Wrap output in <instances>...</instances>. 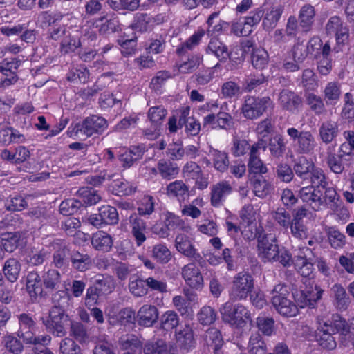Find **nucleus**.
Wrapping results in <instances>:
<instances>
[{
	"mask_svg": "<svg viewBox=\"0 0 354 354\" xmlns=\"http://www.w3.org/2000/svg\"><path fill=\"white\" fill-rule=\"evenodd\" d=\"M242 313L243 311H224L223 319L236 328L243 327L251 319L250 315L248 313H245L244 315Z\"/></svg>",
	"mask_w": 354,
	"mask_h": 354,
	"instance_id": "nucleus-34",
	"label": "nucleus"
},
{
	"mask_svg": "<svg viewBox=\"0 0 354 354\" xmlns=\"http://www.w3.org/2000/svg\"><path fill=\"white\" fill-rule=\"evenodd\" d=\"M189 189L182 180H176L170 183L167 187V193L170 196L178 198L179 201L185 198V195H187Z\"/></svg>",
	"mask_w": 354,
	"mask_h": 354,
	"instance_id": "nucleus-48",
	"label": "nucleus"
},
{
	"mask_svg": "<svg viewBox=\"0 0 354 354\" xmlns=\"http://www.w3.org/2000/svg\"><path fill=\"white\" fill-rule=\"evenodd\" d=\"M275 175L277 179L283 183H290L294 178V172L287 163H279L275 168Z\"/></svg>",
	"mask_w": 354,
	"mask_h": 354,
	"instance_id": "nucleus-57",
	"label": "nucleus"
},
{
	"mask_svg": "<svg viewBox=\"0 0 354 354\" xmlns=\"http://www.w3.org/2000/svg\"><path fill=\"white\" fill-rule=\"evenodd\" d=\"M309 178L312 183L311 187L324 190V188H326L328 185L323 170L319 168H315L314 167L313 169H312V171H310Z\"/></svg>",
	"mask_w": 354,
	"mask_h": 354,
	"instance_id": "nucleus-56",
	"label": "nucleus"
},
{
	"mask_svg": "<svg viewBox=\"0 0 354 354\" xmlns=\"http://www.w3.org/2000/svg\"><path fill=\"white\" fill-rule=\"evenodd\" d=\"M93 247L99 251L109 252L113 245L112 237L104 231H98L91 238Z\"/></svg>",
	"mask_w": 354,
	"mask_h": 354,
	"instance_id": "nucleus-26",
	"label": "nucleus"
},
{
	"mask_svg": "<svg viewBox=\"0 0 354 354\" xmlns=\"http://www.w3.org/2000/svg\"><path fill=\"white\" fill-rule=\"evenodd\" d=\"M100 220L106 225H114L118 223L119 218L115 207L110 205H103L99 208Z\"/></svg>",
	"mask_w": 354,
	"mask_h": 354,
	"instance_id": "nucleus-44",
	"label": "nucleus"
},
{
	"mask_svg": "<svg viewBox=\"0 0 354 354\" xmlns=\"http://www.w3.org/2000/svg\"><path fill=\"white\" fill-rule=\"evenodd\" d=\"M219 12H214L207 19V24L208 28L207 32L208 35L212 36L214 34L220 33L228 28L229 24L223 20H219L218 24L214 25V19L217 18Z\"/></svg>",
	"mask_w": 354,
	"mask_h": 354,
	"instance_id": "nucleus-51",
	"label": "nucleus"
},
{
	"mask_svg": "<svg viewBox=\"0 0 354 354\" xmlns=\"http://www.w3.org/2000/svg\"><path fill=\"white\" fill-rule=\"evenodd\" d=\"M254 287L253 277L248 272L237 274L233 280L230 297L235 299H245Z\"/></svg>",
	"mask_w": 354,
	"mask_h": 354,
	"instance_id": "nucleus-7",
	"label": "nucleus"
},
{
	"mask_svg": "<svg viewBox=\"0 0 354 354\" xmlns=\"http://www.w3.org/2000/svg\"><path fill=\"white\" fill-rule=\"evenodd\" d=\"M21 238L19 232H4L1 234V245L3 252H12L19 245Z\"/></svg>",
	"mask_w": 354,
	"mask_h": 354,
	"instance_id": "nucleus-38",
	"label": "nucleus"
},
{
	"mask_svg": "<svg viewBox=\"0 0 354 354\" xmlns=\"http://www.w3.org/2000/svg\"><path fill=\"white\" fill-rule=\"evenodd\" d=\"M286 143L283 135L277 133L268 140V149L270 156L277 160L281 158L286 150Z\"/></svg>",
	"mask_w": 354,
	"mask_h": 354,
	"instance_id": "nucleus-21",
	"label": "nucleus"
},
{
	"mask_svg": "<svg viewBox=\"0 0 354 354\" xmlns=\"http://www.w3.org/2000/svg\"><path fill=\"white\" fill-rule=\"evenodd\" d=\"M157 169L160 176L168 180L176 178L179 172L177 164L165 159H161L158 161Z\"/></svg>",
	"mask_w": 354,
	"mask_h": 354,
	"instance_id": "nucleus-32",
	"label": "nucleus"
},
{
	"mask_svg": "<svg viewBox=\"0 0 354 354\" xmlns=\"http://www.w3.org/2000/svg\"><path fill=\"white\" fill-rule=\"evenodd\" d=\"M334 304L337 308L346 309L351 302V299L346 290L339 283L335 284L330 289Z\"/></svg>",
	"mask_w": 354,
	"mask_h": 354,
	"instance_id": "nucleus-31",
	"label": "nucleus"
},
{
	"mask_svg": "<svg viewBox=\"0 0 354 354\" xmlns=\"http://www.w3.org/2000/svg\"><path fill=\"white\" fill-rule=\"evenodd\" d=\"M323 290L319 286H315V290L301 291L295 298L297 305L300 308L308 307L315 308V303L321 299Z\"/></svg>",
	"mask_w": 354,
	"mask_h": 354,
	"instance_id": "nucleus-15",
	"label": "nucleus"
},
{
	"mask_svg": "<svg viewBox=\"0 0 354 354\" xmlns=\"http://www.w3.org/2000/svg\"><path fill=\"white\" fill-rule=\"evenodd\" d=\"M337 155L334 151L333 147H328L326 151V163L330 170L336 174H340L344 171V158Z\"/></svg>",
	"mask_w": 354,
	"mask_h": 354,
	"instance_id": "nucleus-29",
	"label": "nucleus"
},
{
	"mask_svg": "<svg viewBox=\"0 0 354 354\" xmlns=\"http://www.w3.org/2000/svg\"><path fill=\"white\" fill-rule=\"evenodd\" d=\"M241 93V87L235 82L227 81L221 86V94L225 98L238 97Z\"/></svg>",
	"mask_w": 354,
	"mask_h": 354,
	"instance_id": "nucleus-60",
	"label": "nucleus"
},
{
	"mask_svg": "<svg viewBox=\"0 0 354 354\" xmlns=\"http://www.w3.org/2000/svg\"><path fill=\"white\" fill-rule=\"evenodd\" d=\"M182 276L192 288L199 289L203 287V277L196 264L191 263L185 266L182 269Z\"/></svg>",
	"mask_w": 354,
	"mask_h": 354,
	"instance_id": "nucleus-13",
	"label": "nucleus"
},
{
	"mask_svg": "<svg viewBox=\"0 0 354 354\" xmlns=\"http://www.w3.org/2000/svg\"><path fill=\"white\" fill-rule=\"evenodd\" d=\"M43 286L44 288L45 295L59 288L61 283V274L55 269H48L44 271L41 274Z\"/></svg>",
	"mask_w": 354,
	"mask_h": 354,
	"instance_id": "nucleus-20",
	"label": "nucleus"
},
{
	"mask_svg": "<svg viewBox=\"0 0 354 354\" xmlns=\"http://www.w3.org/2000/svg\"><path fill=\"white\" fill-rule=\"evenodd\" d=\"M283 12L281 7H274L270 11L267 12L263 19L262 26L264 30L270 31L274 29Z\"/></svg>",
	"mask_w": 354,
	"mask_h": 354,
	"instance_id": "nucleus-39",
	"label": "nucleus"
},
{
	"mask_svg": "<svg viewBox=\"0 0 354 354\" xmlns=\"http://www.w3.org/2000/svg\"><path fill=\"white\" fill-rule=\"evenodd\" d=\"M152 257L160 263H167L171 259V253L164 244H157L153 247Z\"/></svg>",
	"mask_w": 354,
	"mask_h": 354,
	"instance_id": "nucleus-55",
	"label": "nucleus"
},
{
	"mask_svg": "<svg viewBox=\"0 0 354 354\" xmlns=\"http://www.w3.org/2000/svg\"><path fill=\"white\" fill-rule=\"evenodd\" d=\"M232 192L231 185L223 180L214 185L211 188V204L214 207L222 205L224 198Z\"/></svg>",
	"mask_w": 354,
	"mask_h": 354,
	"instance_id": "nucleus-17",
	"label": "nucleus"
},
{
	"mask_svg": "<svg viewBox=\"0 0 354 354\" xmlns=\"http://www.w3.org/2000/svg\"><path fill=\"white\" fill-rule=\"evenodd\" d=\"M41 275L36 270L28 272L26 278V289L32 300H37L45 295Z\"/></svg>",
	"mask_w": 354,
	"mask_h": 354,
	"instance_id": "nucleus-10",
	"label": "nucleus"
},
{
	"mask_svg": "<svg viewBox=\"0 0 354 354\" xmlns=\"http://www.w3.org/2000/svg\"><path fill=\"white\" fill-rule=\"evenodd\" d=\"M252 66L257 69L264 68L268 63V53L263 48H256L252 50L251 55Z\"/></svg>",
	"mask_w": 354,
	"mask_h": 354,
	"instance_id": "nucleus-49",
	"label": "nucleus"
},
{
	"mask_svg": "<svg viewBox=\"0 0 354 354\" xmlns=\"http://www.w3.org/2000/svg\"><path fill=\"white\" fill-rule=\"evenodd\" d=\"M82 45L80 39L77 37L66 35L60 44V50L62 54H69L75 52Z\"/></svg>",
	"mask_w": 354,
	"mask_h": 354,
	"instance_id": "nucleus-43",
	"label": "nucleus"
},
{
	"mask_svg": "<svg viewBox=\"0 0 354 354\" xmlns=\"http://www.w3.org/2000/svg\"><path fill=\"white\" fill-rule=\"evenodd\" d=\"M70 335L80 343L85 342L88 339V334L84 326L77 322H71Z\"/></svg>",
	"mask_w": 354,
	"mask_h": 354,
	"instance_id": "nucleus-59",
	"label": "nucleus"
},
{
	"mask_svg": "<svg viewBox=\"0 0 354 354\" xmlns=\"http://www.w3.org/2000/svg\"><path fill=\"white\" fill-rule=\"evenodd\" d=\"M276 236L272 234H259L258 248L262 257L268 261L279 262L284 267L293 263L290 252L284 247H279Z\"/></svg>",
	"mask_w": 354,
	"mask_h": 354,
	"instance_id": "nucleus-1",
	"label": "nucleus"
},
{
	"mask_svg": "<svg viewBox=\"0 0 354 354\" xmlns=\"http://www.w3.org/2000/svg\"><path fill=\"white\" fill-rule=\"evenodd\" d=\"M314 166L312 161L304 156H301L295 161L293 169L297 176L306 180L309 178V175H310V171H312Z\"/></svg>",
	"mask_w": 354,
	"mask_h": 354,
	"instance_id": "nucleus-36",
	"label": "nucleus"
},
{
	"mask_svg": "<svg viewBox=\"0 0 354 354\" xmlns=\"http://www.w3.org/2000/svg\"><path fill=\"white\" fill-rule=\"evenodd\" d=\"M315 10L310 4H305L301 7L299 14V26L304 32H308L311 28L314 21Z\"/></svg>",
	"mask_w": 354,
	"mask_h": 354,
	"instance_id": "nucleus-27",
	"label": "nucleus"
},
{
	"mask_svg": "<svg viewBox=\"0 0 354 354\" xmlns=\"http://www.w3.org/2000/svg\"><path fill=\"white\" fill-rule=\"evenodd\" d=\"M249 354H266V344L261 336L255 333L251 335L248 344Z\"/></svg>",
	"mask_w": 354,
	"mask_h": 354,
	"instance_id": "nucleus-46",
	"label": "nucleus"
},
{
	"mask_svg": "<svg viewBox=\"0 0 354 354\" xmlns=\"http://www.w3.org/2000/svg\"><path fill=\"white\" fill-rule=\"evenodd\" d=\"M20 60L15 58L9 61L8 59H4L0 62V72L6 75H17V71L20 65Z\"/></svg>",
	"mask_w": 354,
	"mask_h": 354,
	"instance_id": "nucleus-63",
	"label": "nucleus"
},
{
	"mask_svg": "<svg viewBox=\"0 0 354 354\" xmlns=\"http://www.w3.org/2000/svg\"><path fill=\"white\" fill-rule=\"evenodd\" d=\"M206 50L207 53L214 55L221 62L231 59L227 46L218 39H211Z\"/></svg>",
	"mask_w": 354,
	"mask_h": 354,
	"instance_id": "nucleus-24",
	"label": "nucleus"
},
{
	"mask_svg": "<svg viewBox=\"0 0 354 354\" xmlns=\"http://www.w3.org/2000/svg\"><path fill=\"white\" fill-rule=\"evenodd\" d=\"M209 154L212 156L213 165L217 171L225 172L229 168L230 162L226 152L212 149Z\"/></svg>",
	"mask_w": 354,
	"mask_h": 354,
	"instance_id": "nucleus-40",
	"label": "nucleus"
},
{
	"mask_svg": "<svg viewBox=\"0 0 354 354\" xmlns=\"http://www.w3.org/2000/svg\"><path fill=\"white\" fill-rule=\"evenodd\" d=\"M248 167L249 174L254 176H262L268 171L266 165L261 160L259 155L250 153Z\"/></svg>",
	"mask_w": 354,
	"mask_h": 354,
	"instance_id": "nucleus-42",
	"label": "nucleus"
},
{
	"mask_svg": "<svg viewBox=\"0 0 354 354\" xmlns=\"http://www.w3.org/2000/svg\"><path fill=\"white\" fill-rule=\"evenodd\" d=\"M21 265L20 262L15 258H10L7 259L3 264L2 272L3 278L5 277L8 281L14 283L17 281L21 271Z\"/></svg>",
	"mask_w": 354,
	"mask_h": 354,
	"instance_id": "nucleus-25",
	"label": "nucleus"
},
{
	"mask_svg": "<svg viewBox=\"0 0 354 354\" xmlns=\"http://www.w3.org/2000/svg\"><path fill=\"white\" fill-rule=\"evenodd\" d=\"M301 83L302 86L308 91H314L318 87L317 76L310 68L303 71Z\"/></svg>",
	"mask_w": 354,
	"mask_h": 354,
	"instance_id": "nucleus-54",
	"label": "nucleus"
},
{
	"mask_svg": "<svg viewBox=\"0 0 354 354\" xmlns=\"http://www.w3.org/2000/svg\"><path fill=\"white\" fill-rule=\"evenodd\" d=\"M324 98L327 104H335L339 100L341 91L336 82H328L324 91Z\"/></svg>",
	"mask_w": 354,
	"mask_h": 354,
	"instance_id": "nucleus-50",
	"label": "nucleus"
},
{
	"mask_svg": "<svg viewBox=\"0 0 354 354\" xmlns=\"http://www.w3.org/2000/svg\"><path fill=\"white\" fill-rule=\"evenodd\" d=\"M272 101L269 96L256 97L248 95L245 97L241 107V113L248 120H256L262 116L272 106Z\"/></svg>",
	"mask_w": 354,
	"mask_h": 354,
	"instance_id": "nucleus-3",
	"label": "nucleus"
},
{
	"mask_svg": "<svg viewBox=\"0 0 354 354\" xmlns=\"http://www.w3.org/2000/svg\"><path fill=\"white\" fill-rule=\"evenodd\" d=\"M333 318L334 320L330 324L325 323V326L334 327L337 332L340 333V335L342 336L340 342L344 344V346H346L351 339V335H349L351 332V324L348 325L346 319L341 317L337 314L333 315Z\"/></svg>",
	"mask_w": 354,
	"mask_h": 354,
	"instance_id": "nucleus-22",
	"label": "nucleus"
},
{
	"mask_svg": "<svg viewBox=\"0 0 354 354\" xmlns=\"http://www.w3.org/2000/svg\"><path fill=\"white\" fill-rule=\"evenodd\" d=\"M167 114V111L162 106L151 107L148 111V117L156 129L162 124Z\"/></svg>",
	"mask_w": 354,
	"mask_h": 354,
	"instance_id": "nucleus-53",
	"label": "nucleus"
},
{
	"mask_svg": "<svg viewBox=\"0 0 354 354\" xmlns=\"http://www.w3.org/2000/svg\"><path fill=\"white\" fill-rule=\"evenodd\" d=\"M107 127V122L104 118L97 115H91L83 120L80 128L77 129V132L80 131L89 137L94 133H101Z\"/></svg>",
	"mask_w": 354,
	"mask_h": 354,
	"instance_id": "nucleus-8",
	"label": "nucleus"
},
{
	"mask_svg": "<svg viewBox=\"0 0 354 354\" xmlns=\"http://www.w3.org/2000/svg\"><path fill=\"white\" fill-rule=\"evenodd\" d=\"M129 289L136 297L144 296L148 292L145 279H142L136 275L130 277Z\"/></svg>",
	"mask_w": 354,
	"mask_h": 354,
	"instance_id": "nucleus-47",
	"label": "nucleus"
},
{
	"mask_svg": "<svg viewBox=\"0 0 354 354\" xmlns=\"http://www.w3.org/2000/svg\"><path fill=\"white\" fill-rule=\"evenodd\" d=\"M313 261L311 258L297 256L295 257V267L297 272L304 277L311 278L313 275Z\"/></svg>",
	"mask_w": 354,
	"mask_h": 354,
	"instance_id": "nucleus-35",
	"label": "nucleus"
},
{
	"mask_svg": "<svg viewBox=\"0 0 354 354\" xmlns=\"http://www.w3.org/2000/svg\"><path fill=\"white\" fill-rule=\"evenodd\" d=\"M145 152L142 146H132L129 149H126L119 156V160L124 168H129L134 162L142 158Z\"/></svg>",
	"mask_w": 354,
	"mask_h": 354,
	"instance_id": "nucleus-19",
	"label": "nucleus"
},
{
	"mask_svg": "<svg viewBox=\"0 0 354 354\" xmlns=\"http://www.w3.org/2000/svg\"><path fill=\"white\" fill-rule=\"evenodd\" d=\"M268 82V77L262 73H257L250 74L244 80L242 85L243 89L246 92H252L256 91L261 85Z\"/></svg>",
	"mask_w": 354,
	"mask_h": 354,
	"instance_id": "nucleus-37",
	"label": "nucleus"
},
{
	"mask_svg": "<svg viewBox=\"0 0 354 354\" xmlns=\"http://www.w3.org/2000/svg\"><path fill=\"white\" fill-rule=\"evenodd\" d=\"M307 58V49L301 43L295 44L283 59L282 66L286 72H297L301 69Z\"/></svg>",
	"mask_w": 354,
	"mask_h": 354,
	"instance_id": "nucleus-4",
	"label": "nucleus"
},
{
	"mask_svg": "<svg viewBox=\"0 0 354 354\" xmlns=\"http://www.w3.org/2000/svg\"><path fill=\"white\" fill-rule=\"evenodd\" d=\"M339 128L337 121L327 120L322 122L319 128V136L326 145L336 140L339 136Z\"/></svg>",
	"mask_w": 354,
	"mask_h": 354,
	"instance_id": "nucleus-14",
	"label": "nucleus"
},
{
	"mask_svg": "<svg viewBox=\"0 0 354 354\" xmlns=\"http://www.w3.org/2000/svg\"><path fill=\"white\" fill-rule=\"evenodd\" d=\"M82 207V201L75 198L63 201L59 205V212L65 216L73 215Z\"/></svg>",
	"mask_w": 354,
	"mask_h": 354,
	"instance_id": "nucleus-52",
	"label": "nucleus"
},
{
	"mask_svg": "<svg viewBox=\"0 0 354 354\" xmlns=\"http://www.w3.org/2000/svg\"><path fill=\"white\" fill-rule=\"evenodd\" d=\"M71 262L72 267L80 272L90 269L92 266V259L87 253L76 250L71 252Z\"/></svg>",
	"mask_w": 354,
	"mask_h": 354,
	"instance_id": "nucleus-28",
	"label": "nucleus"
},
{
	"mask_svg": "<svg viewBox=\"0 0 354 354\" xmlns=\"http://www.w3.org/2000/svg\"><path fill=\"white\" fill-rule=\"evenodd\" d=\"M70 250L63 246L53 253V263L57 268H65L68 266L71 261Z\"/></svg>",
	"mask_w": 354,
	"mask_h": 354,
	"instance_id": "nucleus-41",
	"label": "nucleus"
},
{
	"mask_svg": "<svg viewBox=\"0 0 354 354\" xmlns=\"http://www.w3.org/2000/svg\"><path fill=\"white\" fill-rule=\"evenodd\" d=\"M176 250L184 256L191 258L201 263L203 261L202 256L197 252L189 238L185 234H178L175 239Z\"/></svg>",
	"mask_w": 354,
	"mask_h": 354,
	"instance_id": "nucleus-12",
	"label": "nucleus"
},
{
	"mask_svg": "<svg viewBox=\"0 0 354 354\" xmlns=\"http://www.w3.org/2000/svg\"><path fill=\"white\" fill-rule=\"evenodd\" d=\"M287 134L296 142L297 151L300 154L312 153L316 146L315 139L309 131H299L296 128L290 127L287 129Z\"/></svg>",
	"mask_w": 354,
	"mask_h": 354,
	"instance_id": "nucleus-5",
	"label": "nucleus"
},
{
	"mask_svg": "<svg viewBox=\"0 0 354 354\" xmlns=\"http://www.w3.org/2000/svg\"><path fill=\"white\" fill-rule=\"evenodd\" d=\"M53 307L59 310L69 308L70 297L64 290H59L53 295Z\"/></svg>",
	"mask_w": 354,
	"mask_h": 354,
	"instance_id": "nucleus-61",
	"label": "nucleus"
},
{
	"mask_svg": "<svg viewBox=\"0 0 354 354\" xmlns=\"http://www.w3.org/2000/svg\"><path fill=\"white\" fill-rule=\"evenodd\" d=\"M176 340L177 346L186 351L194 348L196 344L193 330L189 326H185L184 328L176 332Z\"/></svg>",
	"mask_w": 354,
	"mask_h": 354,
	"instance_id": "nucleus-23",
	"label": "nucleus"
},
{
	"mask_svg": "<svg viewBox=\"0 0 354 354\" xmlns=\"http://www.w3.org/2000/svg\"><path fill=\"white\" fill-rule=\"evenodd\" d=\"M77 196L82 201V207L95 205L101 200L98 192L91 187L80 188L77 192Z\"/></svg>",
	"mask_w": 354,
	"mask_h": 354,
	"instance_id": "nucleus-30",
	"label": "nucleus"
},
{
	"mask_svg": "<svg viewBox=\"0 0 354 354\" xmlns=\"http://www.w3.org/2000/svg\"><path fill=\"white\" fill-rule=\"evenodd\" d=\"M99 104L102 109L106 110L113 107L114 105L120 107L122 106V100L112 93L104 92L100 95Z\"/></svg>",
	"mask_w": 354,
	"mask_h": 354,
	"instance_id": "nucleus-58",
	"label": "nucleus"
},
{
	"mask_svg": "<svg viewBox=\"0 0 354 354\" xmlns=\"http://www.w3.org/2000/svg\"><path fill=\"white\" fill-rule=\"evenodd\" d=\"M113 190L118 196H129L136 192V187L127 180L122 178L113 179Z\"/></svg>",
	"mask_w": 354,
	"mask_h": 354,
	"instance_id": "nucleus-45",
	"label": "nucleus"
},
{
	"mask_svg": "<svg viewBox=\"0 0 354 354\" xmlns=\"http://www.w3.org/2000/svg\"><path fill=\"white\" fill-rule=\"evenodd\" d=\"M257 196L263 198L272 191V185L263 176H253L250 178Z\"/></svg>",
	"mask_w": 354,
	"mask_h": 354,
	"instance_id": "nucleus-33",
	"label": "nucleus"
},
{
	"mask_svg": "<svg viewBox=\"0 0 354 354\" xmlns=\"http://www.w3.org/2000/svg\"><path fill=\"white\" fill-rule=\"evenodd\" d=\"M328 239L333 248H342L345 244V236L335 227H330L327 232Z\"/></svg>",
	"mask_w": 354,
	"mask_h": 354,
	"instance_id": "nucleus-62",
	"label": "nucleus"
},
{
	"mask_svg": "<svg viewBox=\"0 0 354 354\" xmlns=\"http://www.w3.org/2000/svg\"><path fill=\"white\" fill-rule=\"evenodd\" d=\"M115 289V282L109 276L97 275L86 290L85 305L88 310H100L96 307L103 298Z\"/></svg>",
	"mask_w": 354,
	"mask_h": 354,
	"instance_id": "nucleus-2",
	"label": "nucleus"
},
{
	"mask_svg": "<svg viewBox=\"0 0 354 354\" xmlns=\"http://www.w3.org/2000/svg\"><path fill=\"white\" fill-rule=\"evenodd\" d=\"M279 104L285 111L296 113L302 106L301 97L293 91L283 89L279 95Z\"/></svg>",
	"mask_w": 354,
	"mask_h": 354,
	"instance_id": "nucleus-11",
	"label": "nucleus"
},
{
	"mask_svg": "<svg viewBox=\"0 0 354 354\" xmlns=\"http://www.w3.org/2000/svg\"><path fill=\"white\" fill-rule=\"evenodd\" d=\"M323 191L315 187L306 186L299 190V196L304 202L309 204L314 210H318L325 203V199L323 198Z\"/></svg>",
	"mask_w": 354,
	"mask_h": 354,
	"instance_id": "nucleus-9",
	"label": "nucleus"
},
{
	"mask_svg": "<svg viewBox=\"0 0 354 354\" xmlns=\"http://www.w3.org/2000/svg\"><path fill=\"white\" fill-rule=\"evenodd\" d=\"M330 53V43L326 41L322 47L320 55H315V58L317 60V69L319 73L323 75H328L332 69Z\"/></svg>",
	"mask_w": 354,
	"mask_h": 354,
	"instance_id": "nucleus-18",
	"label": "nucleus"
},
{
	"mask_svg": "<svg viewBox=\"0 0 354 354\" xmlns=\"http://www.w3.org/2000/svg\"><path fill=\"white\" fill-rule=\"evenodd\" d=\"M145 354H167V348L165 342L158 339L155 342H149L144 347Z\"/></svg>",
	"mask_w": 354,
	"mask_h": 354,
	"instance_id": "nucleus-64",
	"label": "nucleus"
},
{
	"mask_svg": "<svg viewBox=\"0 0 354 354\" xmlns=\"http://www.w3.org/2000/svg\"><path fill=\"white\" fill-rule=\"evenodd\" d=\"M42 319L46 328L58 337L66 334V327L71 322L68 315L64 311H49L48 315Z\"/></svg>",
	"mask_w": 354,
	"mask_h": 354,
	"instance_id": "nucleus-6",
	"label": "nucleus"
},
{
	"mask_svg": "<svg viewBox=\"0 0 354 354\" xmlns=\"http://www.w3.org/2000/svg\"><path fill=\"white\" fill-rule=\"evenodd\" d=\"M93 25L97 29L100 34L102 35H108L122 31V26L118 17H112L110 19H107L104 16L95 19Z\"/></svg>",
	"mask_w": 354,
	"mask_h": 354,
	"instance_id": "nucleus-16",
	"label": "nucleus"
}]
</instances>
